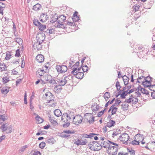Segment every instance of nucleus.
I'll list each match as a JSON object with an SVG mask.
<instances>
[{"mask_svg":"<svg viewBox=\"0 0 155 155\" xmlns=\"http://www.w3.org/2000/svg\"><path fill=\"white\" fill-rule=\"evenodd\" d=\"M42 98V99L45 100L47 102H52V104L51 105V107L55 106L56 102L54 100V97L51 92L49 91L45 93V95L43 94Z\"/></svg>","mask_w":155,"mask_h":155,"instance_id":"f257e3e1","label":"nucleus"},{"mask_svg":"<svg viewBox=\"0 0 155 155\" xmlns=\"http://www.w3.org/2000/svg\"><path fill=\"white\" fill-rule=\"evenodd\" d=\"M47 82L52 85L57 84L53 79L51 76L50 75H44L42 78L39 79V83H41V84H44Z\"/></svg>","mask_w":155,"mask_h":155,"instance_id":"f03ea898","label":"nucleus"},{"mask_svg":"<svg viewBox=\"0 0 155 155\" xmlns=\"http://www.w3.org/2000/svg\"><path fill=\"white\" fill-rule=\"evenodd\" d=\"M88 146L91 150L94 151H98L102 147L101 144L99 143L97 141H94L89 143L88 144Z\"/></svg>","mask_w":155,"mask_h":155,"instance_id":"7ed1b4c3","label":"nucleus"},{"mask_svg":"<svg viewBox=\"0 0 155 155\" xmlns=\"http://www.w3.org/2000/svg\"><path fill=\"white\" fill-rule=\"evenodd\" d=\"M0 127V129L2 132H5L6 133H10L12 132L13 127L12 125H9L8 123H3Z\"/></svg>","mask_w":155,"mask_h":155,"instance_id":"20e7f679","label":"nucleus"},{"mask_svg":"<svg viewBox=\"0 0 155 155\" xmlns=\"http://www.w3.org/2000/svg\"><path fill=\"white\" fill-rule=\"evenodd\" d=\"M152 78L150 76H147L144 79L143 82L142 84L145 87H148L150 86L152 81Z\"/></svg>","mask_w":155,"mask_h":155,"instance_id":"39448f33","label":"nucleus"},{"mask_svg":"<svg viewBox=\"0 0 155 155\" xmlns=\"http://www.w3.org/2000/svg\"><path fill=\"white\" fill-rule=\"evenodd\" d=\"M119 139L121 141H124L125 142L124 143L127 144L128 143V142L130 141L129 140V137L128 134L126 133H123L122 135L119 136Z\"/></svg>","mask_w":155,"mask_h":155,"instance_id":"423d86ee","label":"nucleus"},{"mask_svg":"<svg viewBox=\"0 0 155 155\" xmlns=\"http://www.w3.org/2000/svg\"><path fill=\"white\" fill-rule=\"evenodd\" d=\"M73 124L77 125L81 123L83 119V117L80 115H77L73 117Z\"/></svg>","mask_w":155,"mask_h":155,"instance_id":"0eeeda50","label":"nucleus"},{"mask_svg":"<svg viewBox=\"0 0 155 155\" xmlns=\"http://www.w3.org/2000/svg\"><path fill=\"white\" fill-rule=\"evenodd\" d=\"M66 18V16L63 15H61L59 16H58V24L59 25H58L57 27L59 28L60 25L63 26L64 24L63 23L65 21Z\"/></svg>","mask_w":155,"mask_h":155,"instance_id":"6e6552de","label":"nucleus"},{"mask_svg":"<svg viewBox=\"0 0 155 155\" xmlns=\"http://www.w3.org/2000/svg\"><path fill=\"white\" fill-rule=\"evenodd\" d=\"M56 67L57 71L60 73L65 72L68 69L67 67L64 65H57Z\"/></svg>","mask_w":155,"mask_h":155,"instance_id":"1a4fd4ad","label":"nucleus"},{"mask_svg":"<svg viewBox=\"0 0 155 155\" xmlns=\"http://www.w3.org/2000/svg\"><path fill=\"white\" fill-rule=\"evenodd\" d=\"M111 144L109 143L107 148H108V150H112V151H110L112 153L111 154L112 155H116L117 153L118 150V146H116V147H115L111 145Z\"/></svg>","mask_w":155,"mask_h":155,"instance_id":"9d476101","label":"nucleus"},{"mask_svg":"<svg viewBox=\"0 0 155 155\" xmlns=\"http://www.w3.org/2000/svg\"><path fill=\"white\" fill-rule=\"evenodd\" d=\"M39 35V32H38L37 34V36L36 37V39L37 41V42L34 43L33 44V51L35 52H37L39 50V37H38V35Z\"/></svg>","mask_w":155,"mask_h":155,"instance_id":"9b49d317","label":"nucleus"},{"mask_svg":"<svg viewBox=\"0 0 155 155\" xmlns=\"http://www.w3.org/2000/svg\"><path fill=\"white\" fill-rule=\"evenodd\" d=\"M109 143L113 145L117 146H118V144H117L109 140H107V141H104L103 142H101V144L102 147H103L105 148H108Z\"/></svg>","mask_w":155,"mask_h":155,"instance_id":"f8f14e48","label":"nucleus"},{"mask_svg":"<svg viewBox=\"0 0 155 155\" xmlns=\"http://www.w3.org/2000/svg\"><path fill=\"white\" fill-rule=\"evenodd\" d=\"M48 18V17L46 13H42L41 15L39 17L40 21L42 22H45L47 20Z\"/></svg>","mask_w":155,"mask_h":155,"instance_id":"ddd939ff","label":"nucleus"},{"mask_svg":"<svg viewBox=\"0 0 155 155\" xmlns=\"http://www.w3.org/2000/svg\"><path fill=\"white\" fill-rule=\"evenodd\" d=\"M66 118V120L70 122L71 119V117L68 115L67 113L64 114L61 117V120H63L64 119H65Z\"/></svg>","mask_w":155,"mask_h":155,"instance_id":"4468645a","label":"nucleus"},{"mask_svg":"<svg viewBox=\"0 0 155 155\" xmlns=\"http://www.w3.org/2000/svg\"><path fill=\"white\" fill-rule=\"evenodd\" d=\"M71 74H73L74 75H76V77L79 79H82L83 78L84 75L83 73L81 72H78V73H71Z\"/></svg>","mask_w":155,"mask_h":155,"instance_id":"2eb2a0df","label":"nucleus"},{"mask_svg":"<svg viewBox=\"0 0 155 155\" xmlns=\"http://www.w3.org/2000/svg\"><path fill=\"white\" fill-rule=\"evenodd\" d=\"M134 139L137 140L139 143L141 140H144V138L140 134H137L134 137Z\"/></svg>","mask_w":155,"mask_h":155,"instance_id":"dca6fc26","label":"nucleus"},{"mask_svg":"<svg viewBox=\"0 0 155 155\" xmlns=\"http://www.w3.org/2000/svg\"><path fill=\"white\" fill-rule=\"evenodd\" d=\"M51 19L50 21L51 23H54L55 22L58 21V16L56 14H55L54 15H52L51 16Z\"/></svg>","mask_w":155,"mask_h":155,"instance_id":"f3484780","label":"nucleus"},{"mask_svg":"<svg viewBox=\"0 0 155 155\" xmlns=\"http://www.w3.org/2000/svg\"><path fill=\"white\" fill-rule=\"evenodd\" d=\"M57 82H58V84L60 86H63L66 83L67 81L64 77V78L62 80H59Z\"/></svg>","mask_w":155,"mask_h":155,"instance_id":"a211bd4d","label":"nucleus"},{"mask_svg":"<svg viewBox=\"0 0 155 155\" xmlns=\"http://www.w3.org/2000/svg\"><path fill=\"white\" fill-rule=\"evenodd\" d=\"M10 88L7 86L3 87L1 90V93L4 94H7L9 91Z\"/></svg>","mask_w":155,"mask_h":155,"instance_id":"6ab92c4d","label":"nucleus"},{"mask_svg":"<svg viewBox=\"0 0 155 155\" xmlns=\"http://www.w3.org/2000/svg\"><path fill=\"white\" fill-rule=\"evenodd\" d=\"M122 77L124 85H127L129 80V78L126 75H124Z\"/></svg>","mask_w":155,"mask_h":155,"instance_id":"aec40b11","label":"nucleus"},{"mask_svg":"<svg viewBox=\"0 0 155 155\" xmlns=\"http://www.w3.org/2000/svg\"><path fill=\"white\" fill-rule=\"evenodd\" d=\"M80 62L79 61L77 62L74 65L72 66L73 70L71 71V73H75V71L77 70V68L78 67L79 65Z\"/></svg>","mask_w":155,"mask_h":155,"instance_id":"412c9836","label":"nucleus"},{"mask_svg":"<svg viewBox=\"0 0 155 155\" xmlns=\"http://www.w3.org/2000/svg\"><path fill=\"white\" fill-rule=\"evenodd\" d=\"M138 88L139 90H140V91L143 94H149L148 91L145 88H141L140 85H139Z\"/></svg>","mask_w":155,"mask_h":155,"instance_id":"4be33fe9","label":"nucleus"},{"mask_svg":"<svg viewBox=\"0 0 155 155\" xmlns=\"http://www.w3.org/2000/svg\"><path fill=\"white\" fill-rule=\"evenodd\" d=\"M54 113L55 116L59 117L62 115L61 111L59 109H56L54 111Z\"/></svg>","mask_w":155,"mask_h":155,"instance_id":"5701e85b","label":"nucleus"},{"mask_svg":"<svg viewBox=\"0 0 155 155\" xmlns=\"http://www.w3.org/2000/svg\"><path fill=\"white\" fill-rule=\"evenodd\" d=\"M95 135L96 134H95V133H91L89 134H84L83 137L85 138H92L93 137L94 135Z\"/></svg>","mask_w":155,"mask_h":155,"instance_id":"b1692460","label":"nucleus"},{"mask_svg":"<svg viewBox=\"0 0 155 155\" xmlns=\"http://www.w3.org/2000/svg\"><path fill=\"white\" fill-rule=\"evenodd\" d=\"M145 78V77H144L143 76H141L140 77H138V78L137 79V81L136 82L137 84V83H141L142 84V82L143 81L144 79Z\"/></svg>","mask_w":155,"mask_h":155,"instance_id":"393cba45","label":"nucleus"},{"mask_svg":"<svg viewBox=\"0 0 155 155\" xmlns=\"http://www.w3.org/2000/svg\"><path fill=\"white\" fill-rule=\"evenodd\" d=\"M2 82L3 83V84H5L8 82H9L10 81L8 77H3L2 78Z\"/></svg>","mask_w":155,"mask_h":155,"instance_id":"a878e982","label":"nucleus"},{"mask_svg":"<svg viewBox=\"0 0 155 155\" xmlns=\"http://www.w3.org/2000/svg\"><path fill=\"white\" fill-rule=\"evenodd\" d=\"M115 123V122L113 120H110L107 124V126L109 127H110L114 125Z\"/></svg>","mask_w":155,"mask_h":155,"instance_id":"bb28decb","label":"nucleus"},{"mask_svg":"<svg viewBox=\"0 0 155 155\" xmlns=\"http://www.w3.org/2000/svg\"><path fill=\"white\" fill-rule=\"evenodd\" d=\"M145 54V52L143 51H142L137 52V54L138 57L140 58H143Z\"/></svg>","mask_w":155,"mask_h":155,"instance_id":"cd10ccee","label":"nucleus"},{"mask_svg":"<svg viewBox=\"0 0 155 155\" xmlns=\"http://www.w3.org/2000/svg\"><path fill=\"white\" fill-rule=\"evenodd\" d=\"M72 19L74 22H76L79 20V18L77 15L74 14L72 16Z\"/></svg>","mask_w":155,"mask_h":155,"instance_id":"c85d7f7f","label":"nucleus"},{"mask_svg":"<svg viewBox=\"0 0 155 155\" xmlns=\"http://www.w3.org/2000/svg\"><path fill=\"white\" fill-rule=\"evenodd\" d=\"M44 34L43 33H39V37H42V39L41 40V41H39V45H41L42 43L44 41V39H45V34H44V35H43Z\"/></svg>","mask_w":155,"mask_h":155,"instance_id":"c756f323","label":"nucleus"},{"mask_svg":"<svg viewBox=\"0 0 155 155\" xmlns=\"http://www.w3.org/2000/svg\"><path fill=\"white\" fill-rule=\"evenodd\" d=\"M62 121L64 122V123L63 124V126L64 127L66 128L69 126L70 123L69 122L67 121V122H66L65 119Z\"/></svg>","mask_w":155,"mask_h":155,"instance_id":"7c9ffc66","label":"nucleus"},{"mask_svg":"<svg viewBox=\"0 0 155 155\" xmlns=\"http://www.w3.org/2000/svg\"><path fill=\"white\" fill-rule=\"evenodd\" d=\"M128 94V91H124L121 94L120 97L122 99H124L126 98L125 96Z\"/></svg>","mask_w":155,"mask_h":155,"instance_id":"2f4dec72","label":"nucleus"},{"mask_svg":"<svg viewBox=\"0 0 155 155\" xmlns=\"http://www.w3.org/2000/svg\"><path fill=\"white\" fill-rule=\"evenodd\" d=\"M138 99L135 97H132L131 103L133 104H136L138 102Z\"/></svg>","mask_w":155,"mask_h":155,"instance_id":"473e14b6","label":"nucleus"},{"mask_svg":"<svg viewBox=\"0 0 155 155\" xmlns=\"http://www.w3.org/2000/svg\"><path fill=\"white\" fill-rule=\"evenodd\" d=\"M33 23L34 25L39 28V21L36 18H34L33 20Z\"/></svg>","mask_w":155,"mask_h":155,"instance_id":"72a5a7b5","label":"nucleus"},{"mask_svg":"<svg viewBox=\"0 0 155 155\" xmlns=\"http://www.w3.org/2000/svg\"><path fill=\"white\" fill-rule=\"evenodd\" d=\"M6 57H5V59L6 60H8L10 58L12 55L10 54V52L9 51H7L6 52Z\"/></svg>","mask_w":155,"mask_h":155,"instance_id":"f704fd0d","label":"nucleus"},{"mask_svg":"<svg viewBox=\"0 0 155 155\" xmlns=\"http://www.w3.org/2000/svg\"><path fill=\"white\" fill-rule=\"evenodd\" d=\"M46 28V25H42L39 22V30L43 31Z\"/></svg>","mask_w":155,"mask_h":155,"instance_id":"c9c22d12","label":"nucleus"},{"mask_svg":"<svg viewBox=\"0 0 155 155\" xmlns=\"http://www.w3.org/2000/svg\"><path fill=\"white\" fill-rule=\"evenodd\" d=\"M121 106L122 108L124 110H127L128 108V104H122Z\"/></svg>","mask_w":155,"mask_h":155,"instance_id":"e433bc0d","label":"nucleus"},{"mask_svg":"<svg viewBox=\"0 0 155 155\" xmlns=\"http://www.w3.org/2000/svg\"><path fill=\"white\" fill-rule=\"evenodd\" d=\"M110 93L108 92H106L104 95V99H109L110 97Z\"/></svg>","mask_w":155,"mask_h":155,"instance_id":"4c0bfd02","label":"nucleus"},{"mask_svg":"<svg viewBox=\"0 0 155 155\" xmlns=\"http://www.w3.org/2000/svg\"><path fill=\"white\" fill-rule=\"evenodd\" d=\"M116 87L117 88V91H119L121 87L120 85L119 82L118 81H117L116 84Z\"/></svg>","mask_w":155,"mask_h":155,"instance_id":"58836bf2","label":"nucleus"},{"mask_svg":"<svg viewBox=\"0 0 155 155\" xmlns=\"http://www.w3.org/2000/svg\"><path fill=\"white\" fill-rule=\"evenodd\" d=\"M44 60V58L43 55L39 54V63L43 62Z\"/></svg>","mask_w":155,"mask_h":155,"instance_id":"ea45409f","label":"nucleus"},{"mask_svg":"<svg viewBox=\"0 0 155 155\" xmlns=\"http://www.w3.org/2000/svg\"><path fill=\"white\" fill-rule=\"evenodd\" d=\"M33 10L35 11H38L39 10V3H37L33 6Z\"/></svg>","mask_w":155,"mask_h":155,"instance_id":"a19ab883","label":"nucleus"},{"mask_svg":"<svg viewBox=\"0 0 155 155\" xmlns=\"http://www.w3.org/2000/svg\"><path fill=\"white\" fill-rule=\"evenodd\" d=\"M92 110L94 112H95L98 110L99 109V106L97 105H96L95 107H92Z\"/></svg>","mask_w":155,"mask_h":155,"instance_id":"79ce46f5","label":"nucleus"},{"mask_svg":"<svg viewBox=\"0 0 155 155\" xmlns=\"http://www.w3.org/2000/svg\"><path fill=\"white\" fill-rule=\"evenodd\" d=\"M140 6L139 5L136 4L133 6V8L135 12L138 11L139 9Z\"/></svg>","mask_w":155,"mask_h":155,"instance_id":"37998d69","label":"nucleus"},{"mask_svg":"<svg viewBox=\"0 0 155 155\" xmlns=\"http://www.w3.org/2000/svg\"><path fill=\"white\" fill-rule=\"evenodd\" d=\"M47 32L48 33L49 35L52 34L53 33H54L55 32V30L54 29L51 28L50 29L47 30Z\"/></svg>","mask_w":155,"mask_h":155,"instance_id":"c03bdc74","label":"nucleus"},{"mask_svg":"<svg viewBox=\"0 0 155 155\" xmlns=\"http://www.w3.org/2000/svg\"><path fill=\"white\" fill-rule=\"evenodd\" d=\"M139 142H138L137 140H136L134 139V140L132 141L131 142V143L133 145H139Z\"/></svg>","mask_w":155,"mask_h":155,"instance_id":"a18cd8bd","label":"nucleus"},{"mask_svg":"<svg viewBox=\"0 0 155 155\" xmlns=\"http://www.w3.org/2000/svg\"><path fill=\"white\" fill-rule=\"evenodd\" d=\"M7 119V118H5V114L0 115V120L2 121H4Z\"/></svg>","mask_w":155,"mask_h":155,"instance_id":"49530a36","label":"nucleus"},{"mask_svg":"<svg viewBox=\"0 0 155 155\" xmlns=\"http://www.w3.org/2000/svg\"><path fill=\"white\" fill-rule=\"evenodd\" d=\"M54 139L53 138H49L47 140V142L51 144H53L54 143Z\"/></svg>","mask_w":155,"mask_h":155,"instance_id":"de8ad7c7","label":"nucleus"},{"mask_svg":"<svg viewBox=\"0 0 155 155\" xmlns=\"http://www.w3.org/2000/svg\"><path fill=\"white\" fill-rule=\"evenodd\" d=\"M117 108L116 107H113L111 110V115L115 114L117 111Z\"/></svg>","mask_w":155,"mask_h":155,"instance_id":"09e8293b","label":"nucleus"},{"mask_svg":"<svg viewBox=\"0 0 155 155\" xmlns=\"http://www.w3.org/2000/svg\"><path fill=\"white\" fill-rule=\"evenodd\" d=\"M63 132L64 133L68 134H74L75 132L74 131L70 130H64Z\"/></svg>","mask_w":155,"mask_h":155,"instance_id":"8fccbe9b","label":"nucleus"},{"mask_svg":"<svg viewBox=\"0 0 155 155\" xmlns=\"http://www.w3.org/2000/svg\"><path fill=\"white\" fill-rule=\"evenodd\" d=\"M45 142H42L39 143V147L41 149H43L45 146Z\"/></svg>","mask_w":155,"mask_h":155,"instance_id":"3c124183","label":"nucleus"},{"mask_svg":"<svg viewBox=\"0 0 155 155\" xmlns=\"http://www.w3.org/2000/svg\"><path fill=\"white\" fill-rule=\"evenodd\" d=\"M20 50L19 49H17L16 51V53L15 54V57H19L20 56Z\"/></svg>","mask_w":155,"mask_h":155,"instance_id":"603ef678","label":"nucleus"},{"mask_svg":"<svg viewBox=\"0 0 155 155\" xmlns=\"http://www.w3.org/2000/svg\"><path fill=\"white\" fill-rule=\"evenodd\" d=\"M88 68L87 65H85L82 68L83 71L84 72H86L88 70Z\"/></svg>","mask_w":155,"mask_h":155,"instance_id":"864d4df0","label":"nucleus"},{"mask_svg":"<svg viewBox=\"0 0 155 155\" xmlns=\"http://www.w3.org/2000/svg\"><path fill=\"white\" fill-rule=\"evenodd\" d=\"M60 136L63 138H66L70 136V135L65 134L63 133H62L60 134Z\"/></svg>","mask_w":155,"mask_h":155,"instance_id":"5fc2aeb1","label":"nucleus"},{"mask_svg":"<svg viewBox=\"0 0 155 155\" xmlns=\"http://www.w3.org/2000/svg\"><path fill=\"white\" fill-rule=\"evenodd\" d=\"M132 95H131V96L130 97L129 99H126L124 102H127L128 103H131V100H132Z\"/></svg>","mask_w":155,"mask_h":155,"instance_id":"6e6d98bb","label":"nucleus"},{"mask_svg":"<svg viewBox=\"0 0 155 155\" xmlns=\"http://www.w3.org/2000/svg\"><path fill=\"white\" fill-rule=\"evenodd\" d=\"M87 143V141L86 139H85L84 140H81V145H86Z\"/></svg>","mask_w":155,"mask_h":155,"instance_id":"4d7b16f0","label":"nucleus"},{"mask_svg":"<svg viewBox=\"0 0 155 155\" xmlns=\"http://www.w3.org/2000/svg\"><path fill=\"white\" fill-rule=\"evenodd\" d=\"M28 146L27 145H25L22 147L19 150L20 151H21V152H23L25 150V149L27 148H28Z\"/></svg>","mask_w":155,"mask_h":155,"instance_id":"13d9d810","label":"nucleus"},{"mask_svg":"<svg viewBox=\"0 0 155 155\" xmlns=\"http://www.w3.org/2000/svg\"><path fill=\"white\" fill-rule=\"evenodd\" d=\"M21 67L22 68H23L24 67L25 65V62L24 58H21Z\"/></svg>","mask_w":155,"mask_h":155,"instance_id":"bf43d9fd","label":"nucleus"},{"mask_svg":"<svg viewBox=\"0 0 155 155\" xmlns=\"http://www.w3.org/2000/svg\"><path fill=\"white\" fill-rule=\"evenodd\" d=\"M50 120L51 122L54 125H56L58 124V123L56 120H54L52 119H50Z\"/></svg>","mask_w":155,"mask_h":155,"instance_id":"052dcab7","label":"nucleus"},{"mask_svg":"<svg viewBox=\"0 0 155 155\" xmlns=\"http://www.w3.org/2000/svg\"><path fill=\"white\" fill-rule=\"evenodd\" d=\"M128 151L130 155H134L135 154V151L131 149V150L128 149Z\"/></svg>","mask_w":155,"mask_h":155,"instance_id":"680f3d73","label":"nucleus"},{"mask_svg":"<svg viewBox=\"0 0 155 155\" xmlns=\"http://www.w3.org/2000/svg\"><path fill=\"white\" fill-rule=\"evenodd\" d=\"M80 143H81V140L79 139H78L77 140H75L74 143L75 144L79 146V145H81Z\"/></svg>","mask_w":155,"mask_h":155,"instance_id":"e2e57ef3","label":"nucleus"},{"mask_svg":"<svg viewBox=\"0 0 155 155\" xmlns=\"http://www.w3.org/2000/svg\"><path fill=\"white\" fill-rule=\"evenodd\" d=\"M22 40L20 38H16L15 41L18 43L20 44L22 41Z\"/></svg>","mask_w":155,"mask_h":155,"instance_id":"0e129e2a","label":"nucleus"},{"mask_svg":"<svg viewBox=\"0 0 155 155\" xmlns=\"http://www.w3.org/2000/svg\"><path fill=\"white\" fill-rule=\"evenodd\" d=\"M24 102L25 104H27V94L26 92L25 93V95L24 97Z\"/></svg>","mask_w":155,"mask_h":155,"instance_id":"69168bd1","label":"nucleus"},{"mask_svg":"<svg viewBox=\"0 0 155 155\" xmlns=\"http://www.w3.org/2000/svg\"><path fill=\"white\" fill-rule=\"evenodd\" d=\"M34 92H33L32 94V95L30 98V100H29L30 102L31 103V102L32 101L33 99H34Z\"/></svg>","mask_w":155,"mask_h":155,"instance_id":"338daca9","label":"nucleus"},{"mask_svg":"<svg viewBox=\"0 0 155 155\" xmlns=\"http://www.w3.org/2000/svg\"><path fill=\"white\" fill-rule=\"evenodd\" d=\"M103 111H101L99 112L97 114V116L99 117H101L104 114Z\"/></svg>","mask_w":155,"mask_h":155,"instance_id":"774afa93","label":"nucleus"}]
</instances>
